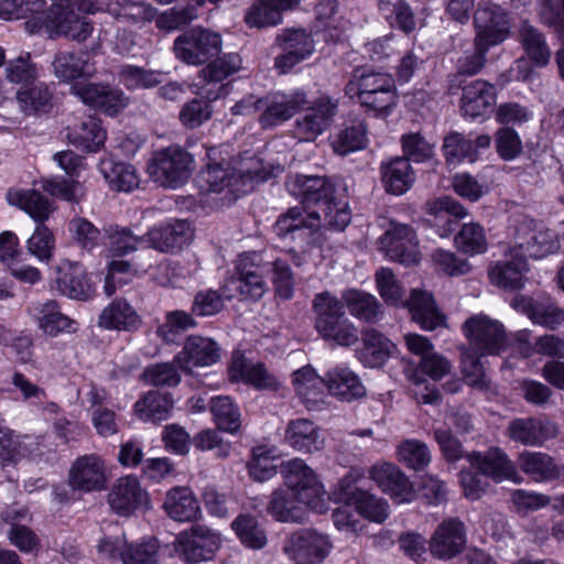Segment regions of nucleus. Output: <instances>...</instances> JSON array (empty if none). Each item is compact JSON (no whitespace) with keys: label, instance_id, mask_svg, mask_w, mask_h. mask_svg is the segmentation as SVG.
Listing matches in <instances>:
<instances>
[{"label":"nucleus","instance_id":"f257e3e1","mask_svg":"<svg viewBox=\"0 0 564 564\" xmlns=\"http://www.w3.org/2000/svg\"><path fill=\"white\" fill-rule=\"evenodd\" d=\"M289 193L300 199V206L291 207L279 216L273 229L280 238L290 237L307 245L316 241L317 176L295 174L285 183Z\"/></svg>","mask_w":564,"mask_h":564},{"label":"nucleus","instance_id":"f03ea898","mask_svg":"<svg viewBox=\"0 0 564 564\" xmlns=\"http://www.w3.org/2000/svg\"><path fill=\"white\" fill-rule=\"evenodd\" d=\"M270 271V264L264 263L262 254L256 251L240 254L236 272L226 280L223 286L224 296L231 300L259 301L267 291L264 274Z\"/></svg>","mask_w":564,"mask_h":564},{"label":"nucleus","instance_id":"7ed1b4c3","mask_svg":"<svg viewBox=\"0 0 564 564\" xmlns=\"http://www.w3.org/2000/svg\"><path fill=\"white\" fill-rule=\"evenodd\" d=\"M194 159L183 148L171 145L156 151L148 162L150 177L163 187L177 188L191 177Z\"/></svg>","mask_w":564,"mask_h":564},{"label":"nucleus","instance_id":"20e7f679","mask_svg":"<svg viewBox=\"0 0 564 564\" xmlns=\"http://www.w3.org/2000/svg\"><path fill=\"white\" fill-rule=\"evenodd\" d=\"M558 235L541 223L524 219L516 229L511 253L542 259L560 249Z\"/></svg>","mask_w":564,"mask_h":564},{"label":"nucleus","instance_id":"39448f33","mask_svg":"<svg viewBox=\"0 0 564 564\" xmlns=\"http://www.w3.org/2000/svg\"><path fill=\"white\" fill-rule=\"evenodd\" d=\"M319 336L345 347L359 339L358 329L346 317L340 302L327 293L319 294Z\"/></svg>","mask_w":564,"mask_h":564},{"label":"nucleus","instance_id":"423d86ee","mask_svg":"<svg viewBox=\"0 0 564 564\" xmlns=\"http://www.w3.org/2000/svg\"><path fill=\"white\" fill-rule=\"evenodd\" d=\"M221 51V36L204 28H193L180 34L174 41L178 59L188 65H203Z\"/></svg>","mask_w":564,"mask_h":564},{"label":"nucleus","instance_id":"0eeeda50","mask_svg":"<svg viewBox=\"0 0 564 564\" xmlns=\"http://www.w3.org/2000/svg\"><path fill=\"white\" fill-rule=\"evenodd\" d=\"M463 330L471 350L481 356L499 355L506 349L507 337L503 325L484 313L467 318Z\"/></svg>","mask_w":564,"mask_h":564},{"label":"nucleus","instance_id":"6e6552de","mask_svg":"<svg viewBox=\"0 0 564 564\" xmlns=\"http://www.w3.org/2000/svg\"><path fill=\"white\" fill-rule=\"evenodd\" d=\"M242 59L239 54L227 53L210 62L198 72V95L215 101L226 97L230 90V84L225 79L241 69Z\"/></svg>","mask_w":564,"mask_h":564},{"label":"nucleus","instance_id":"1a4fd4ad","mask_svg":"<svg viewBox=\"0 0 564 564\" xmlns=\"http://www.w3.org/2000/svg\"><path fill=\"white\" fill-rule=\"evenodd\" d=\"M319 209H323L325 226L341 231L350 223L345 188L338 180L319 177Z\"/></svg>","mask_w":564,"mask_h":564},{"label":"nucleus","instance_id":"9d476101","mask_svg":"<svg viewBox=\"0 0 564 564\" xmlns=\"http://www.w3.org/2000/svg\"><path fill=\"white\" fill-rule=\"evenodd\" d=\"M361 477L358 470H351L340 481L343 499L347 505L354 506L364 518L382 523L389 516V506L386 500L354 486Z\"/></svg>","mask_w":564,"mask_h":564},{"label":"nucleus","instance_id":"9b49d317","mask_svg":"<svg viewBox=\"0 0 564 564\" xmlns=\"http://www.w3.org/2000/svg\"><path fill=\"white\" fill-rule=\"evenodd\" d=\"M70 93L85 105L111 117L128 106V98L121 89L101 83H75Z\"/></svg>","mask_w":564,"mask_h":564},{"label":"nucleus","instance_id":"f8f14e48","mask_svg":"<svg viewBox=\"0 0 564 564\" xmlns=\"http://www.w3.org/2000/svg\"><path fill=\"white\" fill-rule=\"evenodd\" d=\"M476 45L495 46L509 34L510 22L505 9L497 4L479 7L474 15Z\"/></svg>","mask_w":564,"mask_h":564},{"label":"nucleus","instance_id":"ddd939ff","mask_svg":"<svg viewBox=\"0 0 564 564\" xmlns=\"http://www.w3.org/2000/svg\"><path fill=\"white\" fill-rule=\"evenodd\" d=\"M317 503L310 499H300L299 492L285 485L270 495L267 512L279 522L301 523L306 520L308 510H315Z\"/></svg>","mask_w":564,"mask_h":564},{"label":"nucleus","instance_id":"4468645a","mask_svg":"<svg viewBox=\"0 0 564 564\" xmlns=\"http://www.w3.org/2000/svg\"><path fill=\"white\" fill-rule=\"evenodd\" d=\"M194 237L193 229L186 220H173L151 228L145 234V249L151 248L162 253H174L188 246Z\"/></svg>","mask_w":564,"mask_h":564},{"label":"nucleus","instance_id":"2eb2a0df","mask_svg":"<svg viewBox=\"0 0 564 564\" xmlns=\"http://www.w3.org/2000/svg\"><path fill=\"white\" fill-rule=\"evenodd\" d=\"M380 249L392 260L405 265L419 262L417 243L411 227L391 223L380 238Z\"/></svg>","mask_w":564,"mask_h":564},{"label":"nucleus","instance_id":"dca6fc26","mask_svg":"<svg viewBox=\"0 0 564 564\" xmlns=\"http://www.w3.org/2000/svg\"><path fill=\"white\" fill-rule=\"evenodd\" d=\"M466 457L471 467L495 482L510 480L520 484L522 481L513 462L499 447H491L486 453L471 452Z\"/></svg>","mask_w":564,"mask_h":564},{"label":"nucleus","instance_id":"f3484780","mask_svg":"<svg viewBox=\"0 0 564 564\" xmlns=\"http://www.w3.org/2000/svg\"><path fill=\"white\" fill-rule=\"evenodd\" d=\"M260 102H263L265 106L259 117V123L264 129L288 121L295 113L306 109L308 106V100L303 91H295L290 95L274 94L257 101V104Z\"/></svg>","mask_w":564,"mask_h":564},{"label":"nucleus","instance_id":"a211bd4d","mask_svg":"<svg viewBox=\"0 0 564 564\" xmlns=\"http://www.w3.org/2000/svg\"><path fill=\"white\" fill-rule=\"evenodd\" d=\"M220 358V347L209 338L197 335L188 336L181 351L175 355V362L181 370L189 375L194 367H208Z\"/></svg>","mask_w":564,"mask_h":564},{"label":"nucleus","instance_id":"6ab92c4d","mask_svg":"<svg viewBox=\"0 0 564 564\" xmlns=\"http://www.w3.org/2000/svg\"><path fill=\"white\" fill-rule=\"evenodd\" d=\"M219 536L206 527L195 525L177 538V550L187 563L210 560L219 549Z\"/></svg>","mask_w":564,"mask_h":564},{"label":"nucleus","instance_id":"aec40b11","mask_svg":"<svg viewBox=\"0 0 564 564\" xmlns=\"http://www.w3.org/2000/svg\"><path fill=\"white\" fill-rule=\"evenodd\" d=\"M370 478L397 503L410 502L415 491L410 479L392 463H378L370 469Z\"/></svg>","mask_w":564,"mask_h":564},{"label":"nucleus","instance_id":"412c9836","mask_svg":"<svg viewBox=\"0 0 564 564\" xmlns=\"http://www.w3.org/2000/svg\"><path fill=\"white\" fill-rule=\"evenodd\" d=\"M105 462L96 454L78 457L69 470V485L73 489L91 492L106 487Z\"/></svg>","mask_w":564,"mask_h":564},{"label":"nucleus","instance_id":"4be33fe9","mask_svg":"<svg viewBox=\"0 0 564 564\" xmlns=\"http://www.w3.org/2000/svg\"><path fill=\"white\" fill-rule=\"evenodd\" d=\"M241 181V175L227 161H209L195 178L197 187L203 193H221L228 189L235 194L238 192L236 186Z\"/></svg>","mask_w":564,"mask_h":564},{"label":"nucleus","instance_id":"5701e85b","mask_svg":"<svg viewBox=\"0 0 564 564\" xmlns=\"http://www.w3.org/2000/svg\"><path fill=\"white\" fill-rule=\"evenodd\" d=\"M228 373L230 381L243 382L258 390H278L279 388L276 378L269 373L262 362H251L240 351L232 352Z\"/></svg>","mask_w":564,"mask_h":564},{"label":"nucleus","instance_id":"b1692460","mask_svg":"<svg viewBox=\"0 0 564 564\" xmlns=\"http://www.w3.org/2000/svg\"><path fill=\"white\" fill-rule=\"evenodd\" d=\"M53 72L63 83H87L96 73L95 63L87 52H59L53 62Z\"/></svg>","mask_w":564,"mask_h":564},{"label":"nucleus","instance_id":"393cba45","mask_svg":"<svg viewBox=\"0 0 564 564\" xmlns=\"http://www.w3.org/2000/svg\"><path fill=\"white\" fill-rule=\"evenodd\" d=\"M111 509L121 516H129L138 509L147 508L148 494L135 477H121L112 486L108 496Z\"/></svg>","mask_w":564,"mask_h":564},{"label":"nucleus","instance_id":"a878e982","mask_svg":"<svg viewBox=\"0 0 564 564\" xmlns=\"http://www.w3.org/2000/svg\"><path fill=\"white\" fill-rule=\"evenodd\" d=\"M556 434L557 429L553 423L536 417L514 419L506 431V435L510 440L525 446H541Z\"/></svg>","mask_w":564,"mask_h":564},{"label":"nucleus","instance_id":"bb28decb","mask_svg":"<svg viewBox=\"0 0 564 564\" xmlns=\"http://www.w3.org/2000/svg\"><path fill=\"white\" fill-rule=\"evenodd\" d=\"M319 381H323L332 395L341 401L351 402L366 395V387L358 375L344 365L333 367L323 378L319 376Z\"/></svg>","mask_w":564,"mask_h":564},{"label":"nucleus","instance_id":"cd10ccee","mask_svg":"<svg viewBox=\"0 0 564 564\" xmlns=\"http://www.w3.org/2000/svg\"><path fill=\"white\" fill-rule=\"evenodd\" d=\"M20 110L28 116H43L52 111L55 104V85L40 79L17 91Z\"/></svg>","mask_w":564,"mask_h":564},{"label":"nucleus","instance_id":"c85d7f7f","mask_svg":"<svg viewBox=\"0 0 564 564\" xmlns=\"http://www.w3.org/2000/svg\"><path fill=\"white\" fill-rule=\"evenodd\" d=\"M280 471L285 485L299 492L300 499L317 503V475L303 459L282 462Z\"/></svg>","mask_w":564,"mask_h":564},{"label":"nucleus","instance_id":"c756f323","mask_svg":"<svg viewBox=\"0 0 564 564\" xmlns=\"http://www.w3.org/2000/svg\"><path fill=\"white\" fill-rule=\"evenodd\" d=\"M466 543L463 522L456 519L443 521L434 532L430 549L440 558H451L462 551Z\"/></svg>","mask_w":564,"mask_h":564},{"label":"nucleus","instance_id":"7c9ffc66","mask_svg":"<svg viewBox=\"0 0 564 564\" xmlns=\"http://www.w3.org/2000/svg\"><path fill=\"white\" fill-rule=\"evenodd\" d=\"M496 102V87L477 79L463 89L460 111L464 117L476 119L486 115Z\"/></svg>","mask_w":564,"mask_h":564},{"label":"nucleus","instance_id":"2f4dec72","mask_svg":"<svg viewBox=\"0 0 564 564\" xmlns=\"http://www.w3.org/2000/svg\"><path fill=\"white\" fill-rule=\"evenodd\" d=\"M55 282L59 293L69 299L86 300L93 292L86 270L78 262L63 261Z\"/></svg>","mask_w":564,"mask_h":564},{"label":"nucleus","instance_id":"473e14b6","mask_svg":"<svg viewBox=\"0 0 564 564\" xmlns=\"http://www.w3.org/2000/svg\"><path fill=\"white\" fill-rule=\"evenodd\" d=\"M381 182L384 189L392 195H403L415 182V173L403 156H395L380 163Z\"/></svg>","mask_w":564,"mask_h":564},{"label":"nucleus","instance_id":"72a5a7b5","mask_svg":"<svg viewBox=\"0 0 564 564\" xmlns=\"http://www.w3.org/2000/svg\"><path fill=\"white\" fill-rule=\"evenodd\" d=\"M44 7L45 0H0V19H26L25 29L30 33H36L43 29Z\"/></svg>","mask_w":564,"mask_h":564},{"label":"nucleus","instance_id":"f704fd0d","mask_svg":"<svg viewBox=\"0 0 564 564\" xmlns=\"http://www.w3.org/2000/svg\"><path fill=\"white\" fill-rule=\"evenodd\" d=\"M82 12L77 10L67 11L61 17L54 19H43V29H45L51 37L64 35L77 42L86 41L94 30L93 24Z\"/></svg>","mask_w":564,"mask_h":564},{"label":"nucleus","instance_id":"c9c22d12","mask_svg":"<svg viewBox=\"0 0 564 564\" xmlns=\"http://www.w3.org/2000/svg\"><path fill=\"white\" fill-rule=\"evenodd\" d=\"M343 300L349 314L359 322L377 324L383 318V306L371 293L364 290L349 289L344 292Z\"/></svg>","mask_w":564,"mask_h":564},{"label":"nucleus","instance_id":"e433bc0d","mask_svg":"<svg viewBox=\"0 0 564 564\" xmlns=\"http://www.w3.org/2000/svg\"><path fill=\"white\" fill-rule=\"evenodd\" d=\"M361 343L362 347L357 350V356L369 368L381 367L395 349L394 344L375 328H368L362 332Z\"/></svg>","mask_w":564,"mask_h":564},{"label":"nucleus","instance_id":"4c0bfd02","mask_svg":"<svg viewBox=\"0 0 564 564\" xmlns=\"http://www.w3.org/2000/svg\"><path fill=\"white\" fill-rule=\"evenodd\" d=\"M404 305L409 308L413 321L425 330H434L444 324V315L438 311L433 295L426 291L412 290Z\"/></svg>","mask_w":564,"mask_h":564},{"label":"nucleus","instance_id":"58836bf2","mask_svg":"<svg viewBox=\"0 0 564 564\" xmlns=\"http://www.w3.org/2000/svg\"><path fill=\"white\" fill-rule=\"evenodd\" d=\"M106 131L98 118L88 116L79 123L66 129V139L76 149L86 152L98 151L106 141Z\"/></svg>","mask_w":564,"mask_h":564},{"label":"nucleus","instance_id":"ea45409f","mask_svg":"<svg viewBox=\"0 0 564 564\" xmlns=\"http://www.w3.org/2000/svg\"><path fill=\"white\" fill-rule=\"evenodd\" d=\"M300 0H258L248 10L246 22L250 26L267 28L282 23V13L293 10Z\"/></svg>","mask_w":564,"mask_h":564},{"label":"nucleus","instance_id":"a19ab883","mask_svg":"<svg viewBox=\"0 0 564 564\" xmlns=\"http://www.w3.org/2000/svg\"><path fill=\"white\" fill-rule=\"evenodd\" d=\"M163 509L166 514L180 522H189L197 519L200 506L188 487H174L166 492Z\"/></svg>","mask_w":564,"mask_h":564},{"label":"nucleus","instance_id":"79ce46f5","mask_svg":"<svg viewBox=\"0 0 564 564\" xmlns=\"http://www.w3.org/2000/svg\"><path fill=\"white\" fill-rule=\"evenodd\" d=\"M395 83L390 74L381 72H367L366 69L354 70L349 82L346 85V95L354 99L355 97L377 94L378 91L394 90Z\"/></svg>","mask_w":564,"mask_h":564},{"label":"nucleus","instance_id":"37998d69","mask_svg":"<svg viewBox=\"0 0 564 564\" xmlns=\"http://www.w3.org/2000/svg\"><path fill=\"white\" fill-rule=\"evenodd\" d=\"M528 270L527 260L512 253V259L492 264L488 274L492 284L506 290H519L524 284V274Z\"/></svg>","mask_w":564,"mask_h":564},{"label":"nucleus","instance_id":"c03bdc74","mask_svg":"<svg viewBox=\"0 0 564 564\" xmlns=\"http://www.w3.org/2000/svg\"><path fill=\"white\" fill-rule=\"evenodd\" d=\"M520 469L532 480L546 482L557 479L562 468L547 454L541 452H523L518 457Z\"/></svg>","mask_w":564,"mask_h":564},{"label":"nucleus","instance_id":"a18cd8bd","mask_svg":"<svg viewBox=\"0 0 564 564\" xmlns=\"http://www.w3.org/2000/svg\"><path fill=\"white\" fill-rule=\"evenodd\" d=\"M98 324L106 329L131 330L140 324V317L123 299L113 300L99 315Z\"/></svg>","mask_w":564,"mask_h":564},{"label":"nucleus","instance_id":"49530a36","mask_svg":"<svg viewBox=\"0 0 564 564\" xmlns=\"http://www.w3.org/2000/svg\"><path fill=\"white\" fill-rule=\"evenodd\" d=\"M8 199L11 205H15L24 210L39 224H44L54 210L52 202L35 189L9 192Z\"/></svg>","mask_w":564,"mask_h":564},{"label":"nucleus","instance_id":"de8ad7c7","mask_svg":"<svg viewBox=\"0 0 564 564\" xmlns=\"http://www.w3.org/2000/svg\"><path fill=\"white\" fill-rule=\"evenodd\" d=\"M427 212L431 216H434L432 221L434 226L440 227L437 232L442 238L448 237L453 230V221L449 219V216L465 218L468 215L467 209L449 196H443L430 202L427 204Z\"/></svg>","mask_w":564,"mask_h":564},{"label":"nucleus","instance_id":"09e8293b","mask_svg":"<svg viewBox=\"0 0 564 564\" xmlns=\"http://www.w3.org/2000/svg\"><path fill=\"white\" fill-rule=\"evenodd\" d=\"M328 141L333 151L338 155H347L360 151L368 144L366 123L362 120H358L350 127L330 134Z\"/></svg>","mask_w":564,"mask_h":564},{"label":"nucleus","instance_id":"8fccbe9b","mask_svg":"<svg viewBox=\"0 0 564 564\" xmlns=\"http://www.w3.org/2000/svg\"><path fill=\"white\" fill-rule=\"evenodd\" d=\"M100 172L109 186L118 192H131L139 186V176L131 164L105 159L100 162Z\"/></svg>","mask_w":564,"mask_h":564},{"label":"nucleus","instance_id":"3c124183","mask_svg":"<svg viewBox=\"0 0 564 564\" xmlns=\"http://www.w3.org/2000/svg\"><path fill=\"white\" fill-rule=\"evenodd\" d=\"M104 236L109 251L113 256H124L138 249H145V234L135 236L128 227L119 225H109L104 228Z\"/></svg>","mask_w":564,"mask_h":564},{"label":"nucleus","instance_id":"603ef678","mask_svg":"<svg viewBox=\"0 0 564 564\" xmlns=\"http://www.w3.org/2000/svg\"><path fill=\"white\" fill-rule=\"evenodd\" d=\"M173 408V398L170 393L149 391L137 401L134 410L143 421L161 422L170 416Z\"/></svg>","mask_w":564,"mask_h":564},{"label":"nucleus","instance_id":"864d4df0","mask_svg":"<svg viewBox=\"0 0 564 564\" xmlns=\"http://www.w3.org/2000/svg\"><path fill=\"white\" fill-rule=\"evenodd\" d=\"M286 443L297 451L312 453L317 449V425L308 419H296L288 423Z\"/></svg>","mask_w":564,"mask_h":564},{"label":"nucleus","instance_id":"5fc2aeb1","mask_svg":"<svg viewBox=\"0 0 564 564\" xmlns=\"http://www.w3.org/2000/svg\"><path fill=\"white\" fill-rule=\"evenodd\" d=\"M284 550L300 563L315 564L317 561V532L314 529H299L292 533Z\"/></svg>","mask_w":564,"mask_h":564},{"label":"nucleus","instance_id":"6e6d98bb","mask_svg":"<svg viewBox=\"0 0 564 564\" xmlns=\"http://www.w3.org/2000/svg\"><path fill=\"white\" fill-rule=\"evenodd\" d=\"M520 41L532 63L540 67L549 64L552 52L541 31L524 23L520 30Z\"/></svg>","mask_w":564,"mask_h":564},{"label":"nucleus","instance_id":"4d7b16f0","mask_svg":"<svg viewBox=\"0 0 564 564\" xmlns=\"http://www.w3.org/2000/svg\"><path fill=\"white\" fill-rule=\"evenodd\" d=\"M210 412L219 430L236 433L241 425L240 409L230 397L219 395L210 400Z\"/></svg>","mask_w":564,"mask_h":564},{"label":"nucleus","instance_id":"13d9d810","mask_svg":"<svg viewBox=\"0 0 564 564\" xmlns=\"http://www.w3.org/2000/svg\"><path fill=\"white\" fill-rule=\"evenodd\" d=\"M456 248L468 256L481 254L487 251L488 242L484 227L478 223H466L454 238Z\"/></svg>","mask_w":564,"mask_h":564},{"label":"nucleus","instance_id":"bf43d9fd","mask_svg":"<svg viewBox=\"0 0 564 564\" xmlns=\"http://www.w3.org/2000/svg\"><path fill=\"white\" fill-rule=\"evenodd\" d=\"M296 395L307 410H314L317 404V372L312 365H306L291 375Z\"/></svg>","mask_w":564,"mask_h":564},{"label":"nucleus","instance_id":"052dcab7","mask_svg":"<svg viewBox=\"0 0 564 564\" xmlns=\"http://www.w3.org/2000/svg\"><path fill=\"white\" fill-rule=\"evenodd\" d=\"M443 152L446 161L454 165L464 161L473 163L477 160V150L474 147V141L466 139L458 132H452L445 137Z\"/></svg>","mask_w":564,"mask_h":564},{"label":"nucleus","instance_id":"680f3d73","mask_svg":"<svg viewBox=\"0 0 564 564\" xmlns=\"http://www.w3.org/2000/svg\"><path fill=\"white\" fill-rule=\"evenodd\" d=\"M181 371L174 358L171 362H158L145 367L142 379L150 386L174 388L181 382Z\"/></svg>","mask_w":564,"mask_h":564},{"label":"nucleus","instance_id":"e2e57ef3","mask_svg":"<svg viewBox=\"0 0 564 564\" xmlns=\"http://www.w3.org/2000/svg\"><path fill=\"white\" fill-rule=\"evenodd\" d=\"M160 544L155 538L126 544L120 552L123 564H158Z\"/></svg>","mask_w":564,"mask_h":564},{"label":"nucleus","instance_id":"0e129e2a","mask_svg":"<svg viewBox=\"0 0 564 564\" xmlns=\"http://www.w3.org/2000/svg\"><path fill=\"white\" fill-rule=\"evenodd\" d=\"M185 102L178 113L180 122L186 129H196L207 122L214 112L209 99L199 95Z\"/></svg>","mask_w":564,"mask_h":564},{"label":"nucleus","instance_id":"69168bd1","mask_svg":"<svg viewBox=\"0 0 564 564\" xmlns=\"http://www.w3.org/2000/svg\"><path fill=\"white\" fill-rule=\"evenodd\" d=\"M241 543L250 549H262L267 544L265 531L257 519L250 514H241L231 524Z\"/></svg>","mask_w":564,"mask_h":564},{"label":"nucleus","instance_id":"338daca9","mask_svg":"<svg viewBox=\"0 0 564 564\" xmlns=\"http://www.w3.org/2000/svg\"><path fill=\"white\" fill-rule=\"evenodd\" d=\"M397 457L399 462L416 470L423 469L431 462L427 445L415 438L402 441L397 447Z\"/></svg>","mask_w":564,"mask_h":564},{"label":"nucleus","instance_id":"774afa93","mask_svg":"<svg viewBox=\"0 0 564 564\" xmlns=\"http://www.w3.org/2000/svg\"><path fill=\"white\" fill-rule=\"evenodd\" d=\"M6 78L20 87H25L39 79V67L30 54L10 59L6 64Z\"/></svg>","mask_w":564,"mask_h":564}]
</instances>
